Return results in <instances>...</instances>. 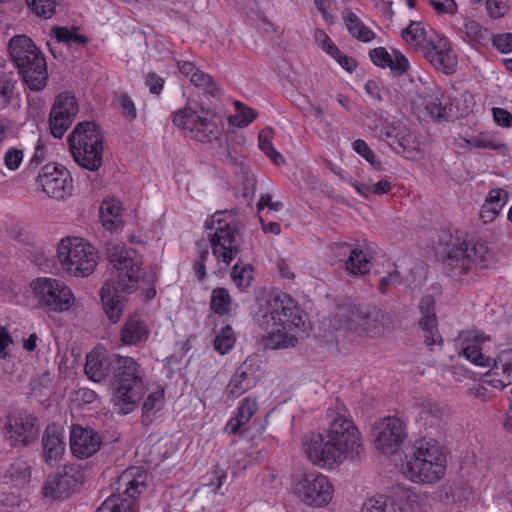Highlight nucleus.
Wrapping results in <instances>:
<instances>
[{
  "mask_svg": "<svg viewBox=\"0 0 512 512\" xmlns=\"http://www.w3.org/2000/svg\"><path fill=\"white\" fill-rule=\"evenodd\" d=\"M327 416L331 422L326 434L314 435L304 442L308 459L322 467L361 460L365 454L363 440L344 403L336 399Z\"/></svg>",
  "mask_w": 512,
  "mask_h": 512,
  "instance_id": "f257e3e1",
  "label": "nucleus"
},
{
  "mask_svg": "<svg viewBox=\"0 0 512 512\" xmlns=\"http://www.w3.org/2000/svg\"><path fill=\"white\" fill-rule=\"evenodd\" d=\"M106 256L112 270L100 291L101 302L106 316L116 323L124 310L123 293L130 294L139 287L142 261L134 249L114 241L106 244Z\"/></svg>",
  "mask_w": 512,
  "mask_h": 512,
  "instance_id": "f03ea898",
  "label": "nucleus"
},
{
  "mask_svg": "<svg viewBox=\"0 0 512 512\" xmlns=\"http://www.w3.org/2000/svg\"><path fill=\"white\" fill-rule=\"evenodd\" d=\"M111 372L114 376V403L122 414L133 411L145 391V371L129 356H111Z\"/></svg>",
  "mask_w": 512,
  "mask_h": 512,
  "instance_id": "7ed1b4c3",
  "label": "nucleus"
},
{
  "mask_svg": "<svg viewBox=\"0 0 512 512\" xmlns=\"http://www.w3.org/2000/svg\"><path fill=\"white\" fill-rule=\"evenodd\" d=\"M405 460L403 472L412 482L436 483L446 471V455L434 441H415L406 453Z\"/></svg>",
  "mask_w": 512,
  "mask_h": 512,
  "instance_id": "20e7f679",
  "label": "nucleus"
},
{
  "mask_svg": "<svg viewBox=\"0 0 512 512\" xmlns=\"http://www.w3.org/2000/svg\"><path fill=\"white\" fill-rule=\"evenodd\" d=\"M8 51L27 87L42 90L48 77L46 61L33 41L26 35H16L10 39Z\"/></svg>",
  "mask_w": 512,
  "mask_h": 512,
  "instance_id": "39448f33",
  "label": "nucleus"
},
{
  "mask_svg": "<svg viewBox=\"0 0 512 512\" xmlns=\"http://www.w3.org/2000/svg\"><path fill=\"white\" fill-rule=\"evenodd\" d=\"M103 142V134L93 121L79 122L68 136L73 159L89 171H97L103 163Z\"/></svg>",
  "mask_w": 512,
  "mask_h": 512,
  "instance_id": "423d86ee",
  "label": "nucleus"
},
{
  "mask_svg": "<svg viewBox=\"0 0 512 512\" xmlns=\"http://www.w3.org/2000/svg\"><path fill=\"white\" fill-rule=\"evenodd\" d=\"M206 229H214L209 233L212 253L218 262L230 265L240 252L238 241L239 230L232 211H217L210 221L205 223Z\"/></svg>",
  "mask_w": 512,
  "mask_h": 512,
  "instance_id": "0eeeda50",
  "label": "nucleus"
},
{
  "mask_svg": "<svg viewBox=\"0 0 512 512\" xmlns=\"http://www.w3.org/2000/svg\"><path fill=\"white\" fill-rule=\"evenodd\" d=\"M57 257L67 273L76 277H87L98 264L97 250L83 238L67 237L57 247Z\"/></svg>",
  "mask_w": 512,
  "mask_h": 512,
  "instance_id": "6e6552de",
  "label": "nucleus"
},
{
  "mask_svg": "<svg viewBox=\"0 0 512 512\" xmlns=\"http://www.w3.org/2000/svg\"><path fill=\"white\" fill-rule=\"evenodd\" d=\"M487 257L488 247L484 243L454 240L448 244L443 257V270L447 276L457 280L473 267H485Z\"/></svg>",
  "mask_w": 512,
  "mask_h": 512,
  "instance_id": "1a4fd4ad",
  "label": "nucleus"
},
{
  "mask_svg": "<svg viewBox=\"0 0 512 512\" xmlns=\"http://www.w3.org/2000/svg\"><path fill=\"white\" fill-rule=\"evenodd\" d=\"M173 123L203 143L218 139L223 129L222 116L203 107L200 110L191 107L179 109L173 116Z\"/></svg>",
  "mask_w": 512,
  "mask_h": 512,
  "instance_id": "9d476101",
  "label": "nucleus"
},
{
  "mask_svg": "<svg viewBox=\"0 0 512 512\" xmlns=\"http://www.w3.org/2000/svg\"><path fill=\"white\" fill-rule=\"evenodd\" d=\"M147 474L139 468L125 470L117 480V493L108 497L96 512H132L134 500L146 488Z\"/></svg>",
  "mask_w": 512,
  "mask_h": 512,
  "instance_id": "9b49d317",
  "label": "nucleus"
},
{
  "mask_svg": "<svg viewBox=\"0 0 512 512\" xmlns=\"http://www.w3.org/2000/svg\"><path fill=\"white\" fill-rule=\"evenodd\" d=\"M271 324L280 325L283 329L290 331L304 333L302 329L305 324L303 312L288 294H278L268 302V311L263 315L262 326L269 329Z\"/></svg>",
  "mask_w": 512,
  "mask_h": 512,
  "instance_id": "f8f14e48",
  "label": "nucleus"
},
{
  "mask_svg": "<svg viewBox=\"0 0 512 512\" xmlns=\"http://www.w3.org/2000/svg\"><path fill=\"white\" fill-rule=\"evenodd\" d=\"M33 290L41 308L47 312H64L75 302L72 290L63 282L52 278H38Z\"/></svg>",
  "mask_w": 512,
  "mask_h": 512,
  "instance_id": "ddd939ff",
  "label": "nucleus"
},
{
  "mask_svg": "<svg viewBox=\"0 0 512 512\" xmlns=\"http://www.w3.org/2000/svg\"><path fill=\"white\" fill-rule=\"evenodd\" d=\"M333 486L328 478L316 471L300 475L294 482L293 491L309 506L322 507L333 497Z\"/></svg>",
  "mask_w": 512,
  "mask_h": 512,
  "instance_id": "4468645a",
  "label": "nucleus"
},
{
  "mask_svg": "<svg viewBox=\"0 0 512 512\" xmlns=\"http://www.w3.org/2000/svg\"><path fill=\"white\" fill-rule=\"evenodd\" d=\"M83 479V472L79 465H65L47 477L42 488L43 495L51 500L65 499L77 490Z\"/></svg>",
  "mask_w": 512,
  "mask_h": 512,
  "instance_id": "2eb2a0df",
  "label": "nucleus"
},
{
  "mask_svg": "<svg viewBox=\"0 0 512 512\" xmlns=\"http://www.w3.org/2000/svg\"><path fill=\"white\" fill-rule=\"evenodd\" d=\"M372 436L376 449L384 454H394L407 437L406 425L398 417H386L372 427Z\"/></svg>",
  "mask_w": 512,
  "mask_h": 512,
  "instance_id": "dca6fc26",
  "label": "nucleus"
},
{
  "mask_svg": "<svg viewBox=\"0 0 512 512\" xmlns=\"http://www.w3.org/2000/svg\"><path fill=\"white\" fill-rule=\"evenodd\" d=\"M78 103L70 93H61L52 105L49 114V127L55 138H61L69 129L78 114Z\"/></svg>",
  "mask_w": 512,
  "mask_h": 512,
  "instance_id": "f3484780",
  "label": "nucleus"
},
{
  "mask_svg": "<svg viewBox=\"0 0 512 512\" xmlns=\"http://www.w3.org/2000/svg\"><path fill=\"white\" fill-rule=\"evenodd\" d=\"M42 190L55 199H64L71 194L73 184L70 173L62 167L59 169L54 164L45 165L37 177Z\"/></svg>",
  "mask_w": 512,
  "mask_h": 512,
  "instance_id": "a211bd4d",
  "label": "nucleus"
},
{
  "mask_svg": "<svg viewBox=\"0 0 512 512\" xmlns=\"http://www.w3.org/2000/svg\"><path fill=\"white\" fill-rule=\"evenodd\" d=\"M7 432L13 445H29L39 434L37 419L26 411H18L7 417Z\"/></svg>",
  "mask_w": 512,
  "mask_h": 512,
  "instance_id": "6ab92c4d",
  "label": "nucleus"
},
{
  "mask_svg": "<svg viewBox=\"0 0 512 512\" xmlns=\"http://www.w3.org/2000/svg\"><path fill=\"white\" fill-rule=\"evenodd\" d=\"M421 53L435 69L445 74L454 72L457 64L456 56L446 37L440 34L434 36V39L429 42V45Z\"/></svg>",
  "mask_w": 512,
  "mask_h": 512,
  "instance_id": "aec40b11",
  "label": "nucleus"
},
{
  "mask_svg": "<svg viewBox=\"0 0 512 512\" xmlns=\"http://www.w3.org/2000/svg\"><path fill=\"white\" fill-rule=\"evenodd\" d=\"M332 250L335 257L344 262L345 270L350 275L361 276L370 272L371 262L360 248L341 242L334 244Z\"/></svg>",
  "mask_w": 512,
  "mask_h": 512,
  "instance_id": "412c9836",
  "label": "nucleus"
},
{
  "mask_svg": "<svg viewBox=\"0 0 512 512\" xmlns=\"http://www.w3.org/2000/svg\"><path fill=\"white\" fill-rule=\"evenodd\" d=\"M381 138L398 154L414 158L420 147L415 135L404 125H396L382 131Z\"/></svg>",
  "mask_w": 512,
  "mask_h": 512,
  "instance_id": "4be33fe9",
  "label": "nucleus"
},
{
  "mask_svg": "<svg viewBox=\"0 0 512 512\" xmlns=\"http://www.w3.org/2000/svg\"><path fill=\"white\" fill-rule=\"evenodd\" d=\"M101 445L99 434L92 428L74 425L70 434V448L78 458H88L96 453Z\"/></svg>",
  "mask_w": 512,
  "mask_h": 512,
  "instance_id": "5701e85b",
  "label": "nucleus"
},
{
  "mask_svg": "<svg viewBox=\"0 0 512 512\" xmlns=\"http://www.w3.org/2000/svg\"><path fill=\"white\" fill-rule=\"evenodd\" d=\"M369 57L377 67L390 68L395 77L404 75L410 67L408 59L401 52L393 50L390 54L385 47L370 50Z\"/></svg>",
  "mask_w": 512,
  "mask_h": 512,
  "instance_id": "b1692460",
  "label": "nucleus"
},
{
  "mask_svg": "<svg viewBox=\"0 0 512 512\" xmlns=\"http://www.w3.org/2000/svg\"><path fill=\"white\" fill-rule=\"evenodd\" d=\"M468 344L462 348V355L469 360L471 363L480 367H494V369L498 370V363L496 360L486 356L482 353L480 349V344L490 341V337L479 332L473 331L469 333V337L467 338Z\"/></svg>",
  "mask_w": 512,
  "mask_h": 512,
  "instance_id": "393cba45",
  "label": "nucleus"
},
{
  "mask_svg": "<svg viewBox=\"0 0 512 512\" xmlns=\"http://www.w3.org/2000/svg\"><path fill=\"white\" fill-rule=\"evenodd\" d=\"M392 326L393 319L388 313H385L376 307H371L367 317L361 323V328L358 334L377 337L384 334Z\"/></svg>",
  "mask_w": 512,
  "mask_h": 512,
  "instance_id": "a878e982",
  "label": "nucleus"
},
{
  "mask_svg": "<svg viewBox=\"0 0 512 512\" xmlns=\"http://www.w3.org/2000/svg\"><path fill=\"white\" fill-rule=\"evenodd\" d=\"M267 334L262 338V344L265 348L269 349H285L295 347L298 338L301 335L299 332L283 329L280 325L271 324L269 329H266Z\"/></svg>",
  "mask_w": 512,
  "mask_h": 512,
  "instance_id": "bb28decb",
  "label": "nucleus"
},
{
  "mask_svg": "<svg viewBox=\"0 0 512 512\" xmlns=\"http://www.w3.org/2000/svg\"><path fill=\"white\" fill-rule=\"evenodd\" d=\"M426 307L421 304L422 316L419 320V327L423 331L425 344L429 347L441 344L442 338L437 329V320L434 313L433 301L431 299L425 300Z\"/></svg>",
  "mask_w": 512,
  "mask_h": 512,
  "instance_id": "cd10ccee",
  "label": "nucleus"
},
{
  "mask_svg": "<svg viewBox=\"0 0 512 512\" xmlns=\"http://www.w3.org/2000/svg\"><path fill=\"white\" fill-rule=\"evenodd\" d=\"M148 337V326L138 314L129 316L120 331V340L125 345H136Z\"/></svg>",
  "mask_w": 512,
  "mask_h": 512,
  "instance_id": "c85d7f7f",
  "label": "nucleus"
},
{
  "mask_svg": "<svg viewBox=\"0 0 512 512\" xmlns=\"http://www.w3.org/2000/svg\"><path fill=\"white\" fill-rule=\"evenodd\" d=\"M42 446L45 461H56L65 450L62 430L54 424L47 426L42 438Z\"/></svg>",
  "mask_w": 512,
  "mask_h": 512,
  "instance_id": "c756f323",
  "label": "nucleus"
},
{
  "mask_svg": "<svg viewBox=\"0 0 512 512\" xmlns=\"http://www.w3.org/2000/svg\"><path fill=\"white\" fill-rule=\"evenodd\" d=\"M438 34L434 31H427L421 22L410 21L407 28L402 30L401 36L406 43L416 51L421 52Z\"/></svg>",
  "mask_w": 512,
  "mask_h": 512,
  "instance_id": "7c9ffc66",
  "label": "nucleus"
},
{
  "mask_svg": "<svg viewBox=\"0 0 512 512\" xmlns=\"http://www.w3.org/2000/svg\"><path fill=\"white\" fill-rule=\"evenodd\" d=\"M370 309V306L349 304L340 307L337 316L343 327L358 333Z\"/></svg>",
  "mask_w": 512,
  "mask_h": 512,
  "instance_id": "2f4dec72",
  "label": "nucleus"
},
{
  "mask_svg": "<svg viewBox=\"0 0 512 512\" xmlns=\"http://www.w3.org/2000/svg\"><path fill=\"white\" fill-rule=\"evenodd\" d=\"M425 110L432 119L438 122L448 121L453 115V105L449 97L441 95L428 94L424 98Z\"/></svg>",
  "mask_w": 512,
  "mask_h": 512,
  "instance_id": "473e14b6",
  "label": "nucleus"
},
{
  "mask_svg": "<svg viewBox=\"0 0 512 512\" xmlns=\"http://www.w3.org/2000/svg\"><path fill=\"white\" fill-rule=\"evenodd\" d=\"M111 371V357L106 358L98 350L91 351L86 357L85 374L91 380L100 382Z\"/></svg>",
  "mask_w": 512,
  "mask_h": 512,
  "instance_id": "72a5a7b5",
  "label": "nucleus"
},
{
  "mask_svg": "<svg viewBox=\"0 0 512 512\" xmlns=\"http://www.w3.org/2000/svg\"><path fill=\"white\" fill-rule=\"evenodd\" d=\"M257 411V402L251 398H245L238 408L236 415L225 425V432L238 434L241 427L244 426Z\"/></svg>",
  "mask_w": 512,
  "mask_h": 512,
  "instance_id": "f704fd0d",
  "label": "nucleus"
},
{
  "mask_svg": "<svg viewBox=\"0 0 512 512\" xmlns=\"http://www.w3.org/2000/svg\"><path fill=\"white\" fill-rule=\"evenodd\" d=\"M402 512H428L430 497L427 493L404 491L400 500Z\"/></svg>",
  "mask_w": 512,
  "mask_h": 512,
  "instance_id": "c9c22d12",
  "label": "nucleus"
},
{
  "mask_svg": "<svg viewBox=\"0 0 512 512\" xmlns=\"http://www.w3.org/2000/svg\"><path fill=\"white\" fill-rule=\"evenodd\" d=\"M121 205L118 201L104 200L100 206V217L103 225L109 229H116L121 224Z\"/></svg>",
  "mask_w": 512,
  "mask_h": 512,
  "instance_id": "e433bc0d",
  "label": "nucleus"
},
{
  "mask_svg": "<svg viewBox=\"0 0 512 512\" xmlns=\"http://www.w3.org/2000/svg\"><path fill=\"white\" fill-rule=\"evenodd\" d=\"M346 28L349 33L359 41L370 42L376 34L358 18L354 13H349L345 17Z\"/></svg>",
  "mask_w": 512,
  "mask_h": 512,
  "instance_id": "4c0bfd02",
  "label": "nucleus"
},
{
  "mask_svg": "<svg viewBox=\"0 0 512 512\" xmlns=\"http://www.w3.org/2000/svg\"><path fill=\"white\" fill-rule=\"evenodd\" d=\"M232 303L231 296L227 289L217 287L212 290L210 309L217 315L223 316L229 313Z\"/></svg>",
  "mask_w": 512,
  "mask_h": 512,
  "instance_id": "58836bf2",
  "label": "nucleus"
},
{
  "mask_svg": "<svg viewBox=\"0 0 512 512\" xmlns=\"http://www.w3.org/2000/svg\"><path fill=\"white\" fill-rule=\"evenodd\" d=\"M51 32L58 42H63L70 47L85 46L88 42L86 36L78 34L75 30H70L67 27L54 26Z\"/></svg>",
  "mask_w": 512,
  "mask_h": 512,
  "instance_id": "ea45409f",
  "label": "nucleus"
},
{
  "mask_svg": "<svg viewBox=\"0 0 512 512\" xmlns=\"http://www.w3.org/2000/svg\"><path fill=\"white\" fill-rule=\"evenodd\" d=\"M190 82L195 87L204 90L207 94L213 97H220L222 95V90L213 77L201 70H199L195 76H192V80Z\"/></svg>",
  "mask_w": 512,
  "mask_h": 512,
  "instance_id": "a19ab883",
  "label": "nucleus"
},
{
  "mask_svg": "<svg viewBox=\"0 0 512 512\" xmlns=\"http://www.w3.org/2000/svg\"><path fill=\"white\" fill-rule=\"evenodd\" d=\"M163 398V391H155L148 395L142 407V422L144 424H149L153 421V415L156 410L160 409Z\"/></svg>",
  "mask_w": 512,
  "mask_h": 512,
  "instance_id": "79ce46f5",
  "label": "nucleus"
},
{
  "mask_svg": "<svg viewBox=\"0 0 512 512\" xmlns=\"http://www.w3.org/2000/svg\"><path fill=\"white\" fill-rule=\"evenodd\" d=\"M32 13L44 19H50L56 13V0H25Z\"/></svg>",
  "mask_w": 512,
  "mask_h": 512,
  "instance_id": "37998d69",
  "label": "nucleus"
},
{
  "mask_svg": "<svg viewBox=\"0 0 512 512\" xmlns=\"http://www.w3.org/2000/svg\"><path fill=\"white\" fill-rule=\"evenodd\" d=\"M235 344L234 332L230 326L223 327L214 340V348L220 354L228 353Z\"/></svg>",
  "mask_w": 512,
  "mask_h": 512,
  "instance_id": "c03bdc74",
  "label": "nucleus"
},
{
  "mask_svg": "<svg viewBox=\"0 0 512 512\" xmlns=\"http://www.w3.org/2000/svg\"><path fill=\"white\" fill-rule=\"evenodd\" d=\"M251 386L250 381L248 380V375L244 371H237L233 377L231 378L228 386L227 392L232 397H239L245 391H247Z\"/></svg>",
  "mask_w": 512,
  "mask_h": 512,
  "instance_id": "a18cd8bd",
  "label": "nucleus"
},
{
  "mask_svg": "<svg viewBox=\"0 0 512 512\" xmlns=\"http://www.w3.org/2000/svg\"><path fill=\"white\" fill-rule=\"evenodd\" d=\"M464 33L468 41L485 44L489 40L488 30L482 28L477 22L469 21L465 23Z\"/></svg>",
  "mask_w": 512,
  "mask_h": 512,
  "instance_id": "49530a36",
  "label": "nucleus"
},
{
  "mask_svg": "<svg viewBox=\"0 0 512 512\" xmlns=\"http://www.w3.org/2000/svg\"><path fill=\"white\" fill-rule=\"evenodd\" d=\"M15 82L12 77L0 71V106L6 108L12 100Z\"/></svg>",
  "mask_w": 512,
  "mask_h": 512,
  "instance_id": "de8ad7c7",
  "label": "nucleus"
},
{
  "mask_svg": "<svg viewBox=\"0 0 512 512\" xmlns=\"http://www.w3.org/2000/svg\"><path fill=\"white\" fill-rule=\"evenodd\" d=\"M115 103L125 117L133 120L137 117V110L131 97L124 92L115 94Z\"/></svg>",
  "mask_w": 512,
  "mask_h": 512,
  "instance_id": "09e8293b",
  "label": "nucleus"
},
{
  "mask_svg": "<svg viewBox=\"0 0 512 512\" xmlns=\"http://www.w3.org/2000/svg\"><path fill=\"white\" fill-rule=\"evenodd\" d=\"M352 146L354 151L361 155L375 169H380L381 162L378 160L375 153L369 148L364 140L357 139L353 142Z\"/></svg>",
  "mask_w": 512,
  "mask_h": 512,
  "instance_id": "8fccbe9b",
  "label": "nucleus"
},
{
  "mask_svg": "<svg viewBox=\"0 0 512 512\" xmlns=\"http://www.w3.org/2000/svg\"><path fill=\"white\" fill-rule=\"evenodd\" d=\"M259 147L265 153V155L273 161L275 165H281L285 162L283 156L278 151H276L271 141L267 138H264L262 134L259 135Z\"/></svg>",
  "mask_w": 512,
  "mask_h": 512,
  "instance_id": "3c124183",
  "label": "nucleus"
},
{
  "mask_svg": "<svg viewBox=\"0 0 512 512\" xmlns=\"http://www.w3.org/2000/svg\"><path fill=\"white\" fill-rule=\"evenodd\" d=\"M486 9L490 17L501 18L509 11L507 0H486Z\"/></svg>",
  "mask_w": 512,
  "mask_h": 512,
  "instance_id": "603ef678",
  "label": "nucleus"
},
{
  "mask_svg": "<svg viewBox=\"0 0 512 512\" xmlns=\"http://www.w3.org/2000/svg\"><path fill=\"white\" fill-rule=\"evenodd\" d=\"M466 142L469 146L490 150H499L504 146V144L496 142L483 135L472 137L471 139L466 140Z\"/></svg>",
  "mask_w": 512,
  "mask_h": 512,
  "instance_id": "864d4df0",
  "label": "nucleus"
},
{
  "mask_svg": "<svg viewBox=\"0 0 512 512\" xmlns=\"http://www.w3.org/2000/svg\"><path fill=\"white\" fill-rule=\"evenodd\" d=\"M361 512H392V508L382 497L371 498L364 502Z\"/></svg>",
  "mask_w": 512,
  "mask_h": 512,
  "instance_id": "5fc2aeb1",
  "label": "nucleus"
},
{
  "mask_svg": "<svg viewBox=\"0 0 512 512\" xmlns=\"http://www.w3.org/2000/svg\"><path fill=\"white\" fill-rule=\"evenodd\" d=\"M493 46L501 53L507 54L512 51V33H501L492 38Z\"/></svg>",
  "mask_w": 512,
  "mask_h": 512,
  "instance_id": "6e6d98bb",
  "label": "nucleus"
},
{
  "mask_svg": "<svg viewBox=\"0 0 512 512\" xmlns=\"http://www.w3.org/2000/svg\"><path fill=\"white\" fill-rule=\"evenodd\" d=\"M23 151L17 148H9L4 155L5 166L9 170H16L23 161Z\"/></svg>",
  "mask_w": 512,
  "mask_h": 512,
  "instance_id": "4d7b16f0",
  "label": "nucleus"
},
{
  "mask_svg": "<svg viewBox=\"0 0 512 512\" xmlns=\"http://www.w3.org/2000/svg\"><path fill=\"white\" fill-rule=\"evenodd\" d=\"M314 38L315 41L322 47V49L329 55L338 52L337 46L331 41L330 37L325 33L324 30H315Z\"/></svg>",
  "mask_w": 512,
  "mask_h": 512,
  "instance_id": "13d9d810",
  "label": "nucleus"
},
{
  "mask_svg": "<svg viewBox=\"0 0 512 512\" xmlns=\"http://www.w3.org/2000/svg\"><path fill=\"white\" fill-rule=\"evenodd\" d=\"M507 199H508L507 191L504 189H501V188H496V189L490 190L485 202L491 203L492 205L496 206L498 209L501 210L502 207L505 205Z\"/></svg>",
  "mask_w": 512,
  "mask_h": 512,
  "instance_id": "bf43d9fd",
  "label": "nucleus"
},
{
  "mask_svg": "<svg viewBox=\"0 0 512 512\" xmlns=\"http://www.w3.org/2000/svg\"><path fill=\"white\" fill-rule=\"evenodd\" d=\"M438 14H455L457 4L455 0H428Z\"/></svg>",
  "mask_w": 512,
  "mask_h": 512,
  "instance_id": "052dcab7",
  "label": "nucleus"
},
{
  "mask_svg": "<svg viewBox=\"0 0 512 512\" xmlns=\"http://www.w3.org/2000/svg\"><path fill=\"white\" fill-rule=\"evenodd\" d=\"M237 112L239 116L241 117V120L239 121V126H247L249 123H251L257 116V113L254 109L249 108L240 102H235Z\"/></svg>",
  "mask_w": 512,
  "mask_h": 512,
  "instance_id": "680f3d73",
  "label": "nucleus"
},
{
  "mask_svg": "<svg viewBox=\"0 0 512 512\" xmlns=\"http://www.w3.org/2000/svg\"><path fill=\"white\" fill-rule=\"evenodd\" d=\"M492 114L495 122L502 127L509 128L512 126V114L504 109L499 107L492 108Z\"/></svg>",
  "mask_w": 512,
  "mask_h": 512,
  "instance_id": "e2e57ef3",
  "label": "nucleus"
},
{
  "mask_svg": "<svg viewBox=\"0 0 512 512\" xmlns=\"http://www.w3.org/2000/svg\"><path fill=\"white\" fill-rule=\"evenodd\" d=\"M500 211V209L491 203L484 202L480 209L479 216L483 223L487 224L493 222L499 215Z\"/></svg>",
  "mask_w": 512,
  "mask_h": 512,
  "instance_id": "0e129e2a",
  "label": "nucleus"
},
{
  "mask_svg": "<svg viewBox=\"0 0 512 512\" xmlns=\"http://www.w3.org/2000/svg\"><path fill=\"white\" fill-rule=\"evenodd\" d=\"M331 56L337 63L347 72H353L357 67V62L354 58L343 54L339 49L337 53H332Z\"/></svg>",
  "mask_w": 512,
  "mask_h": 512,
  "instance_id": "69168bd1",
  "label": "nucleus"
},
{
  "mask_svg": "<svg viewBox=\"0 0 512 512\" xmlns=\"http://www.w3.org/2000/svg\"><path fill=\"white\" fill-rule=\"evenodd\" d=\"M401 282V275L398 271L394 270L387 276L381 278L378 289L381 293H386L387 289L391 285L399 284Z\"/></svg>",
  "mask_w": 512,
  "mask_h": 512,
  "instance_id": "338daca9",
  "label": "nucleus"
},
{
  "mask_svg": "<svg viewBox=\"0 0 512 512\" xmlns=\"http://www.w3.org/2000/svg\"><path fill=\"white\" fill-rule=\"evenodd\" d=\"M146 85L153 94H159L163 89L164 80L156 73H149L146 77Z\"/></svg>",
  "mask_w": 512,
  "mask_h": 512,
  "instance_id": "774afa93",
  "label": "nucleus"
}]
</instances>
